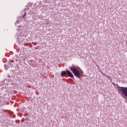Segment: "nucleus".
Masks as SVG:
<instances>
[{
	"instance_id": "obj_2",
	"label": "nucleus",
	"mask_w": 127,
	"mask_h": 127,
	"mask_svg": "<svg viewBox=\"0 0 127 127\" xmlns=\"http://www.w3.org/2000/svg\"><path fill=\"white\" fill-rule=\"evenodd\" d=\"M120 92H122L123 95H125L127 98V87H120Z\"/></svg>"
},
{
	"instance_id": "obj_4",
	"label": "nucleus",
	"mask_w": 127,
	"mask_h": 127,
	"mask_svg": "<svg viewBox=\"0 0 127 127\" xmlns=\"http://www.w3.org/2000/svg\"><path fill=\"white\" fill-rule=\"evenodd\" d=\"M67 74V70L66 71H63L61 72V75L62 76H65V75Z\"/></svg>"
},
{
	"instance_id": "obj_1",
	"label": "nucleus",
	"mask_w": 127,
	"mask_h": 127,
	"mask_svg": "<svg viewBox=\"0 0 127 127\" xmlns=\"http://www.w3.org/2000/svg\"><path fill=\"white\" fill-rule=\"evenodd\" d=\"M69 69L70 71H71V72H72L74 76L77 77V78H80V77H81L83 74H84V72L83 70H82V69H81V68H80V67L75 65L70 66L69 67Z\"/></svg>"
},
{
	"instance_id": "obj_5",
	"label": "nucleus",
	"mask_w": 127,
	"mask_h": 127,
	"mask_svg": "<svg viewBox=\"0 0 127 127\" xmlns=\"http://www.w3.org/2000/svg\"><path fill=\"white\" fill-rule=\"evenodd\" d=\"M25 16H26V13H24V14L23 16V17H25Z\"/></svg>"
},
{
	"instance_id": "obj_3",
	"label": "nucleus",
	"mask_w": 127,
	"mask_h": 127,
	"mask_svg": "<svg viewBox=\"0 0 127 127\" xmlns=\"http://www.w3.org/2000/svg\"><path fill=\"white\" fill-rule=\"evenodd\" d=\"M66 74L68 77H70V78H74L73 73H72V72H71L69 70H66Z\"/></svg>"
}]
</instances>
